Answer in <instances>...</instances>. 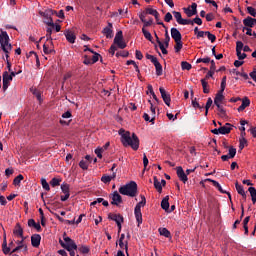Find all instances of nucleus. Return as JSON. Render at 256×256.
<instances>
[{"label": "nucleus", "instance_id": "nucleus-1", "mask_svg": "<svg viewBox=\"0 0 256 256\" xmlns=\"http://www.w3.org/2000/svg\"><path fill=\"white\" fill-rule=\"evenodd\" d=\"M119 135L122 137L124 147H131L134 151L139 149V137H137V134L133 133L131 136V132H125L124 129H120Z\"/></svg>", "mask_w": 256, "mask_h": 256}, {"label": "nucleus", "instance_id": "nucleus-2", "mask_svg": "<svg viewBox=\"0 0 256 256\" xmlns=\"http://www.w3.org/2000/svg\"><path fill=\"white\" fill-rule=\"evenodd\" d=\"M119 193L121 195H126L127 197H137V182L131 181L130 183L121 186L119 188Z\"/></svg>", "mask_w": 256, "mask_h": 256}, {"label": "nucleus", "instance_id": "nucleus-3", "mask_svg": "<svg viewBox=\"0 0 256 256\" xmlns=\"http://www.w3.org/2000/svg\"><path fill=\"white\" fill-rule=\"evenodd\" d=\"M145 205H147V199L144 195H141V201L136 204L134 208V215L138 223V227L139 225H141V223H143V214L141 213V207H145Z\"/></svg>", "mask_w": 256, "mask_h": 256}, {"label": "nucleus", "instance_id": "nucleus-4", "mask_svg": "<svg viewBox=\"0 0 256 256\" xmlns=\"http://www.w3.org/2000/svg\"><path fill=\"white\" fill-rule=\"evenodd\" d=\"M0 45L2 51L5 53H11V49H13V46L11 43H9V34H7V31H0Z\"/></svg>", "mask_w": 256, "mask_h": 256}, {"label": "nucleus", "instance_id": "nucleus-5", "mask_svg": "<svg viewBox=\"0 0 256 256\" xmlns=\"http://www.w3.org/2000/svg\"><path fill=\"white\" fill-rule=\"evenodd\" d=\"M63 239L65 241L64 249H66V251H71V249H75V250L78 249L77 244L75 243V240L67 236V233L63 234Z\"/></svg>", "mask_w": 256, "mask_h": 256}, {"label": "nucleus", "instance_id": "nucleus-6", "mask_svg": "<svg viewBox=\"0 0 256 256\" xmlns=\"http://www.w3.org/2000/svg\"><path fill=\"white\" fill-rule=\"evenodd\" d=\"M114 45H117L119 49H125L127 47V43L123 41V31H118L114 38Z\"/></svg>", "mask_w": 256, "mask_h": 256}, {"label": "nucleus", "instance_id": "nucleus-7", "mask_svg": "<svg viewBox=\"0 0 256 256\" xmlns=\"http://www.w3.org/2000/svg\"><path fill=\"white\" fill-rule=\"evenodd\" d=\"M159 91L165 105H167V107H171V94H169L163 87H160Z\"/></svg>", "mask_w": 256, "mask_h": 256}, {"label": "nucleus", "instance_id": "nucleus-8", "mask_svg": "<svg viewBox=\"0 0 256 256\" xmlns=\"http://www.w3.org/2000/svg\"><path fill=\"white\" fill-rule=\"evenodd\" d=\"M2 81H3L2 89L3 91H7V89H9V85H11V81H13L11 79V76H9V72L7 71L3 72Z\"/></svg>", "mask_w": 256, "mask_h": 256}, {"label": "nucleus", "instance_id": "nucleus-9", "mask_svg": "<svg viewBox=\"0 0 256 256\" xmlns=\"http://www.w3.org/2000/svg\"><path fill=\"white\" fill-rule=\"evenodd\" d=\"M102 33L106 39H113V23L108 22V25L103 28Z\"/></svg>", "mask_w": 256, "mask_h": 256}, {"label": "nucleus", "instance_id": "nucleus-10", "mask_svg": "<svg viewBox=\"0 0 256 256\" xmlns=\"http://www.w3.org/2000/svg\"><path fill=\"white\" fill-rule=\"evenodd\" d=\"M27 237L21 238V240L16 241V244L18 245L17 248H14L11 253H17V251H21L23 247H25V253L29 250L27 247V244H25V240Z\"/></svg>", "mask_w": 256, "mask_h": 256}, {"label": "nucleus", "instance_id": "nucleus-11", "mask_svg": "<svg viewBox=\"0 0 256 256\" xmlns=\"http://www.w3.org/2000/svg\"><path fill=\"white\" fill-rule=\"evenodd\" d=\"M176 173H177V177L180 179V181H182L183 183H187V181H189V178L187 177V174L185 173V171L183 170V167L178 166L176 168Z\"/></svg>", "mask_w": 256, "mask_h": 256}, {"label": "nucleus", "instance_id": "nucleus-12", "mask_svg": "<svg viewBox=\"0 0 256 256\" xmlns=\"http://www.w3.org/2000/svg\"><path fill=\"white\" fill-rule=\"evenodd\" d=\"M172 15L176 19V22L178 23V25H187L189 19H183L181 12L172 11Z\"/></svg>", "mask_w": 256, "mask_h": 256}, {"label": "nucleus", "instance_id": "nucleus-13", "mask_svg": "<svg viewBox=\"0 0 256 256\" xmlns=\"http://www.w3.org/2000/svg\"><path fill=\"white\" fill-rule=\"evenodd\" d=\"M108 219L110 221H115L116 225L118 223H123L125 221V218H123V215L121 214H115V213H109L108 214Z\"/></svg>", "mask_w": 256, "mask_h": 256}, {"label": "nucleus", "instance_id": "nucleus-14", "mask_svg": "<svg viewBox=\"0 0 256 256\" xmlns=\"http://www.w3.org/2000/svg\"><path fill=\"white\" fill-rule=\"evenodd\" d=\"M121 203H123V197H121L120 193L115 191L112 194V201H111V205H116L119 206L121 205Z\"/></svg>", "mask_w": 256, "mask_h": 256}, {"label": "nucleus", "instance_id": "nucleus-15", "mask_svg": "<svg viewBox=\"0 0 256 256\" xmlns=\"http://www.w3.org/2000/svg\"><path fill=\"white\" fill-rule=\"evenodd\" d=\"M251 105V100H249L248 97H244L242 99V104L238 107V112L241 113L242 111H245V109H247V107H249Z\"/></svg>", "mask_w": 256, "mask_h": 256}, {"label": "nucleus", "instance_id": "nucleus-16", "mask_svg": "<svg viewBox=\"0 0 256 256\" xmlns=\"http://www.w3.org/2000/svg\"><path fill=\"white\" fill-rule=\"evenodd\" d=\"M206 181H209L210 183L213 184L214 187H216V189H218V191H220V193H227L229 199H231V193L224 191L223 187H221V184H219V182L212 180V179H206Z\"/></svg>", "mask_w": 256, "mask_h": 256}, {"label": "nucleus", "instance_id": "nucleus-17", "mask_svg": "<svg viewBox=\"0 0 256 256\" xmlns=\"http://www.w3.org/2000/svg\"><path fill=\"white\" fill-rule=\"evenodd\" d=\"M243 24L245 27L253 28L256 25V19L248 16L243 20Z\"/></svg>", "mask_w": 256, "mask_h": 256}, {"label": "nucleus", "instance_id": "nucleus-18", "mask_svg": "<svg viewBox=\"0 0 256 256\" xmlns=\"http://www.w3.org/2000/svg\"><path fill=\"white\" fill-rule=\"evenodd\" d=\"M171 37L174 39V41H181L183 39V36L181 35V32L177 28H171Z\"/></svg>", "mask_w": 256, "mask_h": 256}, {"label": "nucleus", "instance_id": "nucleus-19", "mask_svg": "<svg viewBox=\"0 0 256 256\" xmlns=\"http://www.w3.org/2000/svg\"><path fill=\"white\" fill-rule=\"evenodd\" d=\"M32 247H39L41 245V236L39 234H34L31 236Z\"/></svg>", "mask_w": 256, "mask_h": 256}, {"label": "nucleus", "instance_id": "nucleus-20", "mask_svg": "<svg viewBox=\"0 0 256 256\" xmlns=\"http://www.w3.org/2000/svg\"><path fill=\"white\" fill-rule=\"evenodd\" d=\"M64 35L67 39L68 43H75V39H77V36H75V33H73L72 31L66 30L64 32Z\"/></svg>", "mask_w": 256, "mask_h": 256}, {"label": "nucleus", "instance_id": "nucleus-21", "mask_svg": "<svg viewBox=\"0 0 256 256\" xmlns=\"http://www.w3.org/2000/svg\"><path fill=\"white\" fill-rule=\"evenodd\" d=\"M231 124L226 123L224 126L219 127L220 135H229L231 133Z\"/></svg>", "mask_w": 256, "mask_h": 256}, {"label": "nucleus", "instance_id": "nucleus-22", "mask_svg": "<svg viewBox=\"0 0 256 256\" xmlns=\"http://www.w3.org/2000/svg\"><path fill=\"white\" fill-rule=\"evenodd\" d=\"M13 233L16 235V237H20L23 239L25 236H23V227H21V224L17 223L14 227Z\"/></svg>", "mask_w": 256, "mask_h": 256}, {"label": "nucleus", "instance_id": "nucleus-23", "mask_svg": "<svg viewBox=\"0 0 256 256\" xmlns=\"http://www.w3.org/2000/svg\"><path fill=\"white\" fill-rule=\"evenodd\" d=\"M28 227H34V229H36V231H38V233H41V231H42L41 224L35 222V219L28 220Z\"/></svg>", "mask_w": 256, "mask_h": 256}, {"label": "nucleus", "instance_id": "nucleus-24", "mask_svg": "<svg viewBox=\"0 0 256 256\" xmlns=\"http://www.w3.org/2000/svg\"><path fill=\"white\" fill-rule=\"evenodd\" d=\"M155 38H156V42L159 45V48L162 52L163 55H167V53H169L167 51V49H165V45H163V42H161V40L159 39V36L157 35V32H154Z\"/></svg>", "mask_w": 256, "mask_h": 256}, {"label": "nucleus", "instance_id": "nucleus-25", "mask_svg": "<svg viewBox=\"0 0 256 256\" xmlns=\"http://www.w3.org/2000/svg\"><path fill=\"white\" fill-rule=\"evenodd\" d=\"M225 91L219 90L214 98V105H217V103H223V100L225 99V96L223 95Z\"/></svg>", "mask_w": 256, "mask_h": 256}, {"label": "nucleus", "instance_id": "nucleus-26", "mask_svg": "<svg viewBox=\"0 0 256 256\" xmlns=\"http://www.w3.org/2000/svg\"><path fill=\"white\" fill-rule=\"evenodd\" d=\"M2 251L4 253V255H9L10 251H11V247L7 246V236L4 235V239H3V243H2Z\"/></svg>", "mask_w": 256, "mask_h": 256}, {"label": "nucleus", "instance_id": "nucleus-27", "mask_svg": "<svg viewBox=\"0 0 256 256\" xmlns=\"http://www.w3.org/2000/svg\"><path fill=\"white\" fill-rule=\"evenodd\" d=\"M153 179L155 189L158 191V193H163V186L161 185L159 179H157V176H154Z\"/></svg>", "mask_w": 256, "mask_h": 256}, {"label": "nucleus", "instance_id": "nucleus-28", "mask_svg": "<svg viewBox=\"0 0 256 256\" xmlns=\"http://www.w3.org/2000/svg\"><path fill=\"white\" fill-rule=\"evenodd\" d=\"M203 25V20L199 18V16L195 17L194 19H188L187 25Z\"/></svg>", "mask_w": 256, "mask_h": 256}, {"label": "nucleus", "instance_id": "nucleus-29", "mask_svg": "<svg viewBox=\"0 0 256 256\" xmlns=\"http://www.w3.org/2000/svg\"><path fill=\"white\" fill-rule=\"evenodd\" d=\"M161 207L164 211H169V196H166L162 199Z\"/></svg>", "mask_w": 256, "mask_h": 256}, {"label": "nucleus", "instance_id": "nucleus-30", "mask_svg": "<svg viewBox=\"0 0 256 256\" xmlns=\"http://www.w3.org/2000/svg\"><path fill=\"white\" fill-rule=\"evenodd\" d=\"M146 15H153L155 19H159V12L153 8H146L145 9Z\"/></svg>", "mask_w": 256, "mask_h": 256}, {"label": "nucleus", "instance_id": "nucleus-31", "mask_svg": "<svg viewBox=\"0 0 256 256\" xmlns=\"http://www.w3.org/2000/svg\"><path fill=\"white\" fill-rule=\"evenodd\" d=\"M154 67L156 69V75L158 77H161V75H163V66L161 65V63L160 62L154 63Z\"/></svg>", "mask_w": 256, "mask_h": 256}, {"label": "nucleus", "instance_id": "nucleus-32", "mask_svg": "<svg viewBox=\"0 0 256 256\" xmlns=\"http://www.w3.org/2000/svg\"><path fill=\"white\" fill-rule=\"evenodd\" d=\"M251 219V216H247L246 218H244L243 220V227H244V230H245V235H249V221Z\"/></svg>", "mask_w": 256, "mask_h": 256}, {"label": "nucleus", "instance_id": "nucleus-33", "mask_svg": "<svg viewBox=\"0 0 256 256\" xmlns=\"http://www.w3.org/2000/svg\"><path fill=\"white\" fill-rule=\"evenodd\" d=\"M119 247L120 249H125L126 254L129 255V240L125 242L119 241Z\"/></svg>", "mask_w": 256, "mask_h": 256}, {"label": "nucleus", "instance_id": "nucleus-34", "mask_svg": "<svg viewBox=\"0 0 256 256\" xmlns=\"http://www.w3.org/2000/svg\"><path fill=\"white\" fill-rule=\"evenodd\" d=\"M248 191L250 193L252 203H253V205H255V203H256V188L255 187H249Z\"/></svg>", "mask_w": 256, "mask_h": 256}, {"label": "nucleus", "instance_id": "nucleus-35", "mask_svg": "<svg viewBox=\"0 0 256 256\" xmlns=\"http://www.w3.org/2000/svg\"><path fill=\"white\" fill-rule=\"evenodd\" d=\"M201 84H202L203 93L209 94L210 93L209 83L205 79H201Z\"/></svg>", "mask_w": 256, "mask_h": 256}, {"label": "nucleus", "instance_id": "nucleus-36", "mask_svg": "<svg viewBox=\"0 0 256 256\" xmlns=\"http://www.w3.org/2000/svg\"><path fill=\"white\" fill-rule=\"evenodd\" d=\"M39 15L44 17V19H49L53 15V10L39 11Z\"/></svg>", "mask_w": 256, "mask_h": 256}, {"label": "nucleus", "instance_id": "nucleus-37", "mask_svg": "<svg viewBox=\"0 0 256 256\" xmlns=\"http://www.w3.org/2000/svg\"><path fill=\"white\" fill-rule=\"evenodd\" d=\"M61 191L64 193V195H71L70 194V186L67 183L61 184Z\"/></svg>", "mask_w": 256, "mask_h": 256}, {"label": "nucleus", "instance_id": "nucleus-38", "mask_svg": "<svg viewBox=\"0 0 256 256\" xmlns=\"http://www.w3.org/2000/svg\"><path fill=\"white\" fill-rule=\"evenodd\" d=\"M148 103H150V111H151V115L152 118L150 120V123H152V125H155V108L153 107V102H151V100L148 101Z\"/></svg>", "mask_w": 256, "mask_h": 256}, {"label": "nucleus", "instance_id": "nucleus-39", "mask_svg": "<svg viewBox=\"0 0 256 256\" xmlns=\"http://www.w3.org/2000/svg\"><path fill=\"white\" fill-rule=\"evenodd\" d=\"M142 33H143L145 39H147L148 41H151L152 43H155V42H153V36L151 35V33L149 31H147V29L142 28Z\"/></svg>", "mask_w": 256, "mask_h": 256}, {"label": "nucleus", "instance_id": "nucleus-40", "mask_svg": "<svg viewBox=\"0 0 256 256\" xmlns=\"http://www.w3.org/2000/svg\"><path fill=\"white\" fill-rule=\"evenodd\" d=\"M159 233L160 235H162L163 237H171V232L167 229V228H159Z\"/></svg>", "mask_w": 256, "mask_h": 256}, {"label": "nucleus", "instance_id": "nucleus-41", "mask_svg": "<svg viewBox=\"0 0 256 256\" xmlns=\"http://www.w3.org/2000/svg\"><path fill=\"white\" fill-rule=\"evenodd\" d=\"M78 251L80 253H82L83 255H87V253H89V251H91V249L89 248V246H85V245H82L80 247L77 248Z\"/></svg>", "mask_w": 256, "mask_h": 256}, {"label": "nucleus", "instance_id": "nucleus-42", "mask_svg": "<svg viewBox=\"0 0 256 256\" xmlns=\"http://www.w3.org/2000/svg\"><path fill=\"white\" fill-rule=\"evenodd\" d=\"M23 179H24L23 175L19 174L16 178H14L13 185H15L16 187L20 186Z\"/></svg>", "mask_w": 256, "mask_h": 256}, {"label": "nucleus", "instance_id": "nucleus-43", "mask_svg": "<svg viewBox=\"0 0 256 256\" xmlns=\"http://www.w3.org/2000/svg\"><path fill=\"white\" fill-rule=\"evenodd\" d=\"M181 67H182V71H191V69H192L191 64H189V62H187V61H182Z\"/></svg>", "mask_w": 256, "mask_h": 256}, {"label": "nucleus", "instance_id": "nucleus-44", "mask_svg": "<svg viewBox=\"0 0 256 256\" xmlns=\"http://www.w3.org/2000/svg\"><path fill=\"white\" fill-rule=\"evenodd\" d=\"M50 185L51 187H59V185H61V178H52Z\"/></svg>", "mask_w": 256, "mask_h": 256}, {"label": "nucleus", "instance_id": "nucleus-45", "mask_svg": "<svg viewBox=\"0 0 256 256\" xmlns=\"http://www.w3.org/2000/svg\"><path fill=\"white\" fill-rule=\"evenodd\" d=\"M235 188H236L238 195H245V190L243 189V187L240 185L239 182L235 183Z\"/></svg>", "mask_w": 256, "mask_h": 256}, {"label": "nucleus", "instance_id": "nucleus-46", "mask_svg": "<svg viewBox=\"0 0 256 256\" xmlns=\"http://www.w3.org/2000/svg\"><path fill=\"white\" fill-rule=\"evenodd\" d=\"M175 53H179V51H181V49H183V42L181 40L175 41Z\"/></svg>", "mask_w": 256, "mask_h": 256}, {"label": "nucleus", "instance_id": "nucleus-47", "mask_svg": "<svg viewBox=\"0 0 256 256\" xmlns=\"http://www.w3.org/2000/svg\"><path fill=\"white\" fill-rule=\"evenodd\" d=\"M211 105H213V99L208 98L206 105H205V115L207 116L209 114V109H211Z\"/></svg>", "mask_w": 256, "mask_h": 256}, {"label": "nucleus", "instance_id": "nucleus-48", "mask_svg": "<svg viewBox=\"0 0 256 256\" xmlns=\"http://www.w3.org/2000/svg\"><path fill=\"white\" fill-rule=\"evenodd\" d=\"M41 185L45 191H51V187L45 178L41 179Z\"/></svg>", "mask_w": 256, "mask_h": 256}, {"label": "nucleus", "instance_id": "nucleus-49", "mask_svg": "<svg viewBox=\"0 0 256 256\" xmlns=\"http://www.w3.org/2000/svg\"><path fill=\"white\" fill-rule=\"evenodd\" d=\"M205 35L207 36L209 41H211V43H215V41H217V36H215L214 34H211V32L205 31Z\"/></svg>", "mask_w": 256, "mask_h": 256}, {"label": "nucleus", "instance_id": "nucleus-50", "mask_svg": "<svg viewBox=\"0 0 256 256\" xmlns=\"http://www.w3.org/2000/svg\"><path fill=\"white\" fill-rule=\"evenodd\" d=\"M228 151H229L228 157L230 159H233L235 155H237V149H235L233 146H230Z\"/></svg>", "mask_w": 256, "mask_h": 256}, {"label": "nucleus", "instance_id": "nucleus-51", "mask_svg": "<svg viewBox=\"0 0 256 256\" xmlns=\"http://www.w3.org/2000/svg\"><path fill=\"white\" fill-rule=\"evenodd\" d=\"M52 34H53V27L50 26L46 30L47 41H53V38L51 37Z\"/></svg>", "mask_w": 256, "mask_h": 256}, {"label": "nucleus", "instance_id": "nucleus-52", "mask_svg": "<svg viewBox=\"0 0 256 256\" xmlns=\"http://www.w3.org/2000/svg\"><path fill=\"white\" fill-rule=\"evenodd\" d=\"M79 167L83 169V171H87V169H89V163H87L85 160H81L79 162Z\"/></svg>", "mask_w": 256, "mask_h": 256}, {"label": "nucleus", "instance_id": "nucleus-53", "mask_svg": "<svg viewBox=\"0 0 256 256\" xmlns=\"http://www.w3.org/2000/svg\"><path fill=\"white\" fill-rule=\"evenodd\" d=\"M192 107H194V109H200V110L204 108L203 105L201 106L199 102H197V98L192 99Z\"/></svg>", "mask_w": 256, "mask_h": 256}, {"label": "nucleus", "instance_id": "nucleus-54", "mask_svg": "<svg viewBox=\"0 0 256 256\" xmlns=\"http://www.w3.org/2000/svg\"><path fill=\"white\" fill-rule=\"evenodd\" d=\"M183 11L185 15H187V17H193V15H196L195 13H193V10H191V7L183 8Z\"/></svg>", "mask_w": 256, "mask_h": 256}, {"label": "nucleus", "instance_id": "nucleus-55", "mask_svg": "<svg viewBox=\"0 0 256 256\" xmlns=\"http://www.w3.org/2000/svg\"><path fill=\"white\" fill-rule=\"evenodd\" d=\"M146 59L151 61V63H153V65H155V63L159 62V60H157V57H155L151 54H146Z\"/></svg>", "mask_w": 256, "mask_h": 256}, {"label": "nucleus", "instance_id": "nucleus-56", "mask_svg": "<svg viewBox=\"0 0 256 256\" xmlns=\"http://www.w3.org/2000/svg\"><path fill=\"white\" fill-rule=\"evenodd\" d=\"M225 87H227V76H224L221 81L220 91H225Z\"/></svg>", "mask_w": 256, "mask_h": 256}, {"label": "nucleus", "instance_id": "nucleus-57", "mask_svg": "<svg viewBox=\"0 0 256 256\" xmlns=\"http://www.w3.org/2000/svg\"><path fill=\"white\" fill-rule=\"evenodd\" d=\"M246 9H247V13H249V15H251V17H256V9L255 8L248 6Z\"/></svg>", "mask_w": 256, "mask_h": 256}, {"label": "nucleus", "instance_id": "nucleus-58", "mask_svg": "<svg viewBox=\"0 0 256 256\" xmlns=\"http://www.w3.org/2000/svg\"><path fill=\"white\" fill-rule=\"evenodd\" d=\"M44 23L48 25V27H55V23L53 22V18H51V16L49 18H46V20H44Z\"/></svg>", "mask_w": 256, "mask_h": 256}, {"label": "nucleus", "instance_id": "nucleus-59", "mask_svg": "<svg viewBox=\"0 0 256 256\" xmlns=\"http://www.w3.org/2000/svg\"><path fill=\"white\" fill-rule=\"evenodd\" d=\"M103 151H104L103 148H96L95 149L94 152L97 155L98 159H102L103 158Z\"/></svg>", "mask_w": 256, "mask_h": 256}, {"label": "nucleus", "instance_id": "nucleus-60", "mask_svg": "<svg viewBox=\"0 0 256 256\" xmlns=\"http://www.w3.org/2000/svg\"><path fill=\"white\" fill-rule=\"evenodd\" d=\"M164 21L166 23H171V21H173V15L171 14V12H167L165 17H164Z\"/></svg>", "mask_w": 256, "mask_h": 256}, {"label": "nucleus", "instance_id": "nucleus-61", "mask_svg": "<svg viewBox=\"0 0 256 256\" xmlns=\"http://www.w3.org/2000/svg\"><path fill=\"white\" fill-rule=\"evenodd\" d=\"M244 45L241 41H237L236 42V53H239V51H243L244 49Z\"/></svg>", "mask_w": 256, "mask_h": 256}, {"label": "nucleus", "instance_id": "nucleus-62", "mask_svg": "<svg viewBox=\"0 0 256 256\" xmlns=\"http://www.w3.org/2000/svg\"><path fill=\"white\" fill-rule=\"evenodd\" d=\"M101 181H102V183L109 184V183H111V176H109V175H103V176L101 177Z\"/></svg>", "mask_w": 256, "mask_h": 256}, {"label": "nucleus", "instance_id": "nucleus-63", "mask_svg": "<svg viewBox=\"0 0 256 256\" xmlns=\"http://www.w3.org/2000/svg\"><path fill=\"white\" fill-rule=\"evenodd\" d=\"M116 57H129V51H119L116 53Z\"/></svg>", "mask_w": 256, "mask_h": 256}, {"label": "nucleus", "instance_id": "nucleus-64", "mask_svg": "<svg viewBox=\"0 0 256 256\" xmlns=\"http://www.w3.org/2000/svg\"><path fill=\"white\" fill-rule=\"evenodd\" d=\"M32 93H33V95H35V97L38 101H41V92L39 90L34 89V91Z\"/></svg>", "mask_w": 256, "mask_h": 256}]
</instances>
